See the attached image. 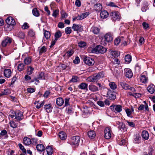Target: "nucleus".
I'll use <instances>...</instances> for the list:
<instances>
[{"instance_id":"f257e3e1","label":"nucleus","mask_w":155,"mask_h":155,"mask_svg":"<svg viewBox=\"0 0 155 155\" xmlns=\"http://www.w3.org/2000/svg\"><path fill=\"white\" fill-rule=\"evenodd\" d=\"M107 49L101 45H97L95 48H92L89 49V50H91L90 52L93 53H101L104 54L107 51Z\"/></svg>"},{"instance_id":"f03ea898","label":"nucleus","mask_w":155,"mask_h":155,"mask_svg":"<svg viewBox=\"0 0 155 155\" xmlns=\"http://www.w3.org/2000/svg\"><path fill=\"white\" fill-rule=\"evenodd\" d=\"M104 74L103 71H101L94 75L93 77H89L88 81L90 82H95L97 81L100 79L103 78Z\"/></svg>"},{"instance_id":"7ed1b4c3","label":"nucleus","mask_w":155,"mask_h":155,"mask_svg":"<svg viewBox=\"0 0 155 155\" xmlns=\"http://www.w3.org/2000/svg\"><path fill=\"white\" fill-rule=\"evenodd\" d=\"M110 17L112 20L114 21H118L121 18L119 13L116 11L111 12L110 14Z\"/></svg>"},{"instance_id":"20e7f679","label":"nucleus","mask_w":155,"mask_h":155,"mask_svg":"<svg viewBox=\"0 0 155 155\" xmlns=\"http://www.w3.org/2000/svg\"><path fill=\"white\" fill-rule=\"evenodd\" d=\"M12 38L10 37H7L2 41L0 46V48L1 49H2L6 47L12 43Z\"/></svg>"},{"instance_id":"39448f33","label":"nucleus","mask_w":155,"mask_h":155,"mask_svg":"<svg viewBox=\"0 0 155 155\" xmlns=\"http://www.w3.org/2000/svg\"><path fill=\"white\" fill-rule=\"evenodd\" d=\"M80 140V137L77 136H74L71 138V144L75 146H78Z\"/></svg>"},{"instance_id":"423d86ee","label":"nucleus","mask_w":155,"mask_h":155,"mask_svg":"<svg viewBox=\"0 0 155 155\" xmlns=\"http://www.w3.org/2000/svg\"><path fill=\"white\" fill-rule=\"evenodd\" d=\"M15 114V119L17 121H20L23 118V113L20 110H17L14 112V114Z\"/></svg>"},{"instance_id":"0eeeda50","label":"nucleus","mask_w":155,"mask_h":155,"mask_svg":"<svg viewBox=\"0 0 155 155\" xmlns=\"http://www.w3.org/2000/svg\"><path fill=\"white\" fill-rule=\"evenodd\" d=\"M83 60L85 64L89 66L92 65L94 63V59L90 57L85 56Z\"/></svg>"},{"instance_id":"6e6552de","label":"nucleus","mask_w":155,"mask_h":155,"mask_svg":"<svg viewBox=\"0 0 155 155\" xmlns=\"http://www.w3.org/2000/svg\"><path fill=\"white\" fill-rule=\"evenodd\" d=\"M6 22L8 25L7 27L10 26V25H15L16 23L14 19L11 16H9L5 20Z\"/></svg>"},{"instance_id":"1a4fd4ad","label":"nucleus","mask_w":155,"mask_h":155,"mask_svg":"<svg viewBox=\"0 0 155 155\" xmlns=\"http://www.w3.org/2000/svg\"><path fill=\"white\" fill-rule=\"evenodd\" d=\"M110 107L112 110L116 113H119L122 110V107L120 105L111 106Z\"/></svg>"},{"instance_id":"9d476101","label":"nucleus","mask_w":155,"mask_h":155,"mask_svg":"<svg viewBox=\"0 0 155 155\" xmlns=\"http://www.w3.org/2000/svg\"><path fill=\"white\" fill-rule=\"evenodd\" d=\"M104 137L107 139H110L111 137V130L109 127H107L104 130Z\"/></svg>"},{"instance_id":"9b49d317","label":"nucleus","mask_w":155,"mask_h":155,"mask_svg":"<svg viewBox=\"0 0 155 155\" xmlns=\"http://www.w3.org/2000/svg\"><path fill=\"white\" fill-rule=\"evenodd\" d=\"M107 96L110 100H114L116 98V94L114 91L109 90L107 92Z\"/></svg>"},{"instance_id":"f8f14e48","label":"nucleus","mask_w":155,"mask_h":155,"mask_svg":"<svg viewBox=\"0 0 155 155\" xmlns=\"http://www.w3.org/2000/svg\"><path fill=\"white\" fill-rule=\"evenodd\" d=\"M117 124L119 125L118 128L121 131L124 132L127 131V128L123 122L118 121Z\"/></svg>"},{"instance_id":"ddd939ff","label":"nucleus","mask_w":155,"mask_h":155,"mask_svg":"<svg viewBox=\"0 0 155 155\" xmlns=\"http://www.w3.org/2000/svg\"><path fill=\"white\" fill-rule=\"evenodd\" d=\"M124 71L125 73L126 76L128 78H131L133 75L131 70L129 68H125Z\"/></svg>"},{"instance_id":"4468645a","label":"nucleus","mask_w":155,"mask_h":155,"mask_svg":"<svg viewBox=\"0 0 155 155\" xmlns=\"http://www.w3.org/2000/svg\"><path fill=\"white\" fill-rule=\"evenodd\" d=\"M72 28L74 31L80 32L82 31L83 29L82 26L81 25H77L75 24H73Z\"/></svg>"},{"instance_id":"2eb2a0df","label":"nucleus","mask_w":155,"mask_h":155,"mask_svg":"<svg viewBox=\"0 0 155 155\" xmlns=\"http://www.w3.org/2000/svg\"><path fill=\"white\" fill-rule=\"evenodd\" d=\"M109 52L112 56V58H115L116 57L118 56L120 54V53L118 51H113L112 49L109 50Z\"/></svg>"},{"instance_id":"dca6fc26","label":"nucleus","mask_w":155,"mask_h":155,"mask_svg":"<svg viewBox=\"0 0 155 155\" xmlns=\"http://www.w3.org/2000/svg\"><path fill=\"white\" fill-rule=\"evenodd\" d=\"M104 37L105 40L107 42H109L113 40L112 35L110 33H107Z\"/></svg>"},{"instance_id":"f3484780","label":"nucleus","mask_w":155,"mask_h":155,"mask_svg":"<svg viewBox=\"0 0 155 155\" xmlns=\"http://www.w3.org/2000/svg\"><path fill=\"white\" fill-rule=\"evenodd\" d=\"M58 136L60 139L63 140H65L67 137L66 134L64 131L60 132Z\"/></svg>"},{"instance_id":"a211bd4d","label":"nucleus","mask_w":155,"mask_h":155,"mask_svg":"<svg viewBox=\"0 0 155 155\" xmlns=\"http://www.w3.org/2000/svg\"><path fill=\"white\" fill-rule=\"evenodd\" d=\"M88 88L89 90L92 92H96L98 91V87L92 84L89 85Z\"/></svg>"},{"instance_id":"6ab92c4d","label":"nucleus","mask_w":155,"mask_h":155,"mask_svg":"<svg viewBox=\"0 0 155 155\" xmlns=\"http://www.w3.org/2000/svg\"><path fill=\"white\" fill-rule=\"evenodd\" d=\"M141 137L138 134H136L134 136L133 142L135 143H139L141 142Z\"/></svg>"},{"instance_id":"aec40b11","label":"nucleus","mask_w":155,"mask_h":155,"mask_svg":"<svg viewBox=\"0 0 155 155\" xmlns=\"http://www.w3.org/2000/svg\"><path fill=\"white\" fill-rule=\"evenodd\" d=\"M4 74L5 77L9 78L11 75V71L10 69H5L4 71Z\"/></svg>"},{"instance_id":"412c9836","label":"nucleus","mask_w":155,"mask_h":155,"mask_svg":"<svg viewBox=\"0 0 155 155\" xmlns=\"http://www.w3.org/2000/svg\"><path fill=\"white\" fill-rule=\"evenodd\" d=\"M56 104L58 106H61L64 103V99L61 97H58L56 99Z\"/></svg>"},{"instance_id":"4be33fe9","label":"nucleus","mask_w":155,"mask_h":155,"mask_svg":"<svg viewBox=\"0 0 155 155\" xmlns=\"http://www.w3.org/2000/svg\"><path fill=\"white\" fill-rule=\"evenodd\" d=\"M108 13L105 10L102 11L100 13V16L102 18H106L108 17Z\"/></svg>"},{"instance_id":"5701e85b","label":"nucleus","mask_w":155,"mask_h":155,"mask_svg":"<svg viewBox=\"0 0 155 155\" xmlns=\"http://www.w3.org/2000/svg\"><path fill=\"white\" fill-rule=\"evenodd\" d=\"M155 86L153 84L149 85L147 88L148 92L151 94H153L155 91Z\"/></svg>"},{"instance_id":"b1692460","label":"nucleus","mask_w":155,"mask_h":155,"mask_svg":"<svg viewBox=\"0 0 155 155\" xmlns=\"http://www.w3.org/2000/svg\"><path fill=\"white\" fill-rule=\"evenodd\" d=\"M141 136L142 138L145 140H147L149 137V134L148 132L146 130L142 131Z\"/></svg>"},{"instance_id":"393cba45","label":"nucleus","mask_w":155,"mask_h":155,"mask_svg":"<svg viewBox=\"0 0 155 155\" xmlns=\"http://www.w3.org/2000/svg\"><path fill=\"white\" fill-rule=\"evenodd\" d=\"M31 143V139L27 137H25L23 139V143L26 145H29Z\"/></svg>"},{"instance_id":"a878e982","label":"nucleus","mask_w":155,"mask_h":155,"mask_svg":"<svg viewBox=\"0 0 155 155\" xmlns=\"http://www.w3.org/2000/svg\"><path fill=\"white\" fill-rule=\"evenodd\" d=\"M87 84L84 83H82L78 85V87L80 89L85 90L87 89Z\"/></svg>"},{"instance_id":"bb28decb","label":"nucleus","mask_w":155,"mask_h":155,"mask_svg":"<svg viewBox=\"0 0 155 155\" xmlns=\"http://www.w3.org/2000/svg\"><path fill=\"white\" fill-rule=\"evenodd\" d=\"M44 108L48 113L51 112L52 109L51 105L50 104H45L44 106Z\"/></svg>"},{"instance_id":"cd10ccee","label":"nucleus","mask_w":155,"mask_h":155,"mask_svg":"<svg viewBox=\"0 0 155 155\" xmlns=\"http://www.w3.org/2000/svg\"><path fill=\"white\" fill-rule=\"evenodd\" d=\"M47 154L48 155H51L53 152V150L50 146H48L46 148Z\"/></svg>"},{"instance_id":"c85d7f7f","label":"nucleus","mask_w":155,"mask_h":155,"mask_svg":"<svg viewBox=\"0 0 155 155\" xmlns=\"http://www.w3.org/2000/svg\"><path fill=\"white\" fill-rule=\"evenodd\" d=\"M144 108L147 111H148L149 110L148 105L146 104L145 106L143 104H141L138 108V110H143Z\"/></svg>"},{"instance_id":"c756f323","label":"nucleus","mask_w":155,"mask_h":155,"mask_svg":"<svg viewBox=\"0 0 155 155\" xmlns=\"http://www.w3.org/2000/svg\"><path fill=\"white\" fill-rule=\"evenodd\" d=\"M37 150L39 151H42L45 149V147L42 144H38L36 146Z\"/></svg>"},{"instance_id":"7c9ffc66","label":"nucleus","mask_w":155,"mask_h":155,"mask_svg":"<svg viewBox=\"0 0 155 155\" xmlns=\"http://www.w3.org/2000/svg\"><path fill=\"white\" fill-rule=\"evenodd\" d=\"M95 10L97 11H99L101 10L102 7L101 5L100 4H96L94 6Z\"/></svg>"},{"instance_id":"2f4dec72","label":"nucleus","mask_w":155,"mask_h":155,"mask_svg":"<svg viewBox=\"0 0 155 155\" xmlns=\"http://www.w3.org/2000/svg\"><path fill=\"white\" fill-rule=\"evenodd\" d=\"M88 135L89 137L94 138L96 136V134L94 131L91 130L88 132Z\"/></svg>"},{"instance_id":"473e14b6","label":"nucleus","mask_w":155,"mask_h":155,"mask_svg":"<svg viewBox=\"0 0 155 155\" xmlns=\"http://www.w3.org/2000/svg\"><path fill=\"white\" fill-rule=\"evenodd\" d=\"M32 13L33 15L35 16L38 17L39 16V12L36 8H34L32 9Z\"/></svg>"},{"instance_id":"72a5a7b5","label":"nucleus","mask_w":155,"mask_h":155,"mask_svg":"<svg viewBox=\"0 0 155 155\" xmlns=\"http://www.w3.org/2000/svg\"><path fill=\"white\" fill-rule=\"evenodd\" d=\"M34 70V68L31 66L28 67L27 70V74H28L31 75L32 74Z\"/></svg>"},{"instance_id":"f704fd0d","label":"nucleus","mask_w":155,"mask_h":155,"mask_svg":"<svg viewBox=\"0 0 155 155\" xmlns=\"http://www.w3.org/2000/svg\"><path fill=\"white\" fill-rule=\"evenodd\" d=\"M11 93L10 91L8 89H6L0 93V96L2 95H7Z\"/></svg>"},{"instance_id":"c9c22d12","label":"nucleus","mask_w":155,"mask_h":155,"mask_svg":"<svg viewBox=\"0 0 155 155\" xmlns=\"http://www.w3.org/2000/svg\"><path fill=\"white\" fill-rule=\"evenodd\" d=\"M91 30L95 34H98L100 31V29L95 27H92L91 28Z\"/></svg>"},{"instance_id":"e433bc0d","label":"nucleus","mask_w":155,"mask_h":155,"mask_svg":"<svg viewBox=\"0 0 155 155\" xmlns=\"http://www.w3.org/2000/svg\"><path fill=\"white\" fill-rule=\"evenodd\" d=\"M147 78L145 75H142L141 76L140 78V81L142 83H145L147 82Z\"/></svg>"},{"instance_id":"4c0bfd02","label":"nucleus","mask_w":155,"mask_h":155,"mask_svg":"<svg viewBox=\"0 0 155 155\" xmlns=\"http://www.w3.org/2000/svg\"><path fill=\"white\" fill-rule=\"evenodd\" d=\"M120 85L125 90H127L129 89V86L128 84L124 82H121L120 83Z\"/></svg>"},{"instance_id":"58836bf2","label":"nucleus","mask_w":155,"mask_h":155,"mask_svg":"<svg viewBox=\"0 0 155 155\" xmlns=\"http://www.w3.org/2000/svg\"><path fill=\"white\" fill-rule=\"evenodd\" d=\"M62 35V34L60 31H58L55 34V39L58 40V38H60Z\"/></svg>"},{"instance_id":"ea45409f","label":"nucleus","mask_w":155,"mask_h":155,"mask_svg":"<svg viewBox=\"0 0 155 155\" xmlns=\"http://www.w3.org/2000/svg\"><path fill=\"white\" fill-rule=\"evenodd\" d=\"M17 36L21 39H24L25 37V35L24 32L21 31L17 34Z\"/></svg>"},{"instance_id":"a19ab883","label":"nucleus","mask_w":155,"mask_h":155,"mask_svg":"<svg viewBox=\"0 0 155 155\" xmlns=\"http://www.w3.org/2000/svg\"><path fill=\"white\" fill-rule=\"evenodd\" d=\"M31 61V58L29 57H26L24 60L25 64L26 65L30 64Z\"/></svg>"},{"instance_id":"79ce46f5","label":"nucleus","mask_w":155,"mask_h":155,"mask_svg":"<svg viewBox=\"0 0 155 155\" xmlns=\"http://www.w3.org/2000/svg\"><path fill=\"white\" fill-rule=\"evenodd\" d=\"M24 64L23 63H20L18 66V69L19 71H21L24 70Z\"/></svg>"},{"instance_id":"37998d69","label":"nucleus","mask_w":155,"mask_h":155,"mask_svg":"<svg viewBox=\"0 0 155 155\" xmlns=\"http://www.w3.org/2000/svg\"><path fill=\"white\" fill-rule=\"evenodd\" d=\"M125 61L128 63H130L131 61V57L129 54L126 55L125 58Z\"/></svg>"},{"instance_id":"c03bdc74","label":"nucleus","mask_w":155,"mask_h":155,"mask_svg":"<svg viewBox=\"0 0 155 155\" xmlns=\"http://www.w3.org/2000/svg\"><path fill=\"white\" fill-rule=\"evenodd\" d=\"M44 36L47 39H49L51 36L50 32L48 31L44 30Z\"/></svg>"},{"instance_id":"a18cd8bd","label":"nucleus","mask_w":155,"mask_h":155,"mask_svg":"<svg viewBox=\"0 0 155 155\" xmlns=\"http://www.w3.org/2000/svg\"><path fill=\"white\" fill-rule=\"evenodd\" d=\"M38 78L39 79L44 80L45 79L44 73L43 72L40 73L38 76Z\"/></svg>"},{"instance_id":"49530a36","label":"nucleus","mask_w":155,"mask_h":155,"mask_svg":"<svg viewBox=\"0 0 155 155\" xmlns=\"http://www.w3.org/2000/svg\"><path fill=\"white\" fill-rule=\"evenodd\" d=\"M109 85L110 87L112 89H116L117 87V85L114 82H111L109 84Z\"/></svg>"},{"instance_id":"de8ad7c7","label":"nucleus","mask_w":155,"mask_h":155,"mask_svg":"<svg viewBox=\"0 0 155 155\" xmlns=\"http://www.w3.org/2000/svg\"><path fill=\"white\" fill-rule=\"evenodd\" d=\"M35 35V33L33 30L31 29L28 32V35L31 37H34Z\"/></svg>"},{"instance_id":"09e8293b","label":"nucleus","mask_w":155,"mask_h":155,"mask_svg":"<svg viewBox=\"0 0 155 155\" xmlns=\"http://www.w3.org/2000/svg\"><path fill=\"white\" fill-rule=\"evenodd\" d=\"M10 126L13 128H16L17 127V124L13 121H11L10 122Z\"/></svg>"},{"instance_id":"8fccbe9b","label":"nucleus","mask_w":155,"mask_h":155,"mask_svg":"<svg viewBox=\"0 0 155 155\" xmlns=\"http://www.w3.org/2000/svg\"><path fill=\"white\" fill-rule=\"evenodd\" d=\"M46 51V48L44 46H43L39 50V53L41 54L45 52Z\"/></svg>"},{"instance_id":"3c124183","label":"nucleus","mask_w":155,"mask_h":155,"mask_svg":"<svg viewBox=\"0 0 155 155\" xmlns=\"http://www.w3.org/2000/svg\"><path fill=\"white\" fill-rule=\"evenodd\" d=\"M74 53V51L71 49L69 51H68L66 53L68 57H69L71 56Z\"/></svg>"},{"instance_id":"603ef678","label":"nucleus","mask_w":155,"mask_h":155,"mask_svg":"<svg viewBox=\"0 0 155 155\" xmlns=\"http://www.w3.org/2000/svg\"><path fill=\"white\" fill-rule=\"evenodd\" d=\"M18 146L20 149L22 151V152L24 153H26V150L25 148L24 147L21 143H19Z\"/></svg>"},{"instance_id":"864d4df0","label":"nucleus","mask_w":155,"mask_h":155,"mask_svg":"<svg viewBox=\"0 0 155 155\" xmlns=\"http://www.w3.org/2000/svg\"><path fill=\"white\" fill-rule=\"evenodd\" d=\"M7 132L5 130H3L1 131L0 133V135L2 136H5V138H7L8 136L7 135Z\"/></svg>"},{"instance_id":"5fc2aeb1","label":"nucleus","mask_w":155,"mask_h":155,"mask_svg":"<svg viewBox=\"0 0 155 155\" xmlns=\"http://www.w3.org/2000/svg\"><path fill=\"white\" fill-rule=\"evenodd\" d=\"M70 98H66L65 99L64 107H68L70 105L69 101Z\"/></svg>"},{"instance_id":"6e6d98bb","label":"nucleus","mask_w":155,"mask_h":155,"mask_svg":"<svg viewBox=\"0 0 155 155\" xmlns=\"http://www.w3.org/2000/svg\"><path fill=\"white\" fill-rule=\"evenodd\" d=\"M29 27L28 24L26 22L24 23L21 26V28L24 30L28 29Z\"/></svg>"},{"instance_id":"4d7b16f0","label":"nucleus","mask_w":155,"mask_h":155,"mask_svg":"<svg viewBox=\"0 0 155 155\" xmlns=\"http://www.w3.org/2000/svg\"><path fill=\"white\" fill-rule=\"evenodd\" d=\"M71 28L69 27H67L65 29V32L67 34H69L71 33Z\"/></svg>"},{"instance_id":"13d9d810","label":"nucleus","mask_w":155,"mask_h":155,"mask_svg":"<svg viewBox=\"0 0 155 155\" xmlns=\"http://www.w3.org/2000/svg\"><path fill=\"white\" fill-rule=\"evenodd\" d=\"M78 45L81 48H83L86 46V44L85 42L81 41L78 43Z\"/></svg>"},{"instance_id":"bf43d9fd","label":"nucleus","mask_w":155,"mask_h":155,"mask_svg":"<svg viewBox=\"0 0 155 155\" xmlns=\"http://www.w3.org/2000/svg\"><path fill=\"white\" fill-rule=\"evenodd\" d=\"M59 10H55L54 11L52 14V15L54 17H56L57 15L59 14Z\"/></svg>"},{"instance_id":"052dcab7","label":"nucleus","mask_w":155,"mask_h":155,"mask_svg":"<svg viewBox=\"0 0 155 155\" xmlns=\"http://www.w3.org/2000/svg\"><path fill=\"white\" fill-rule=\"evenodd\" d=\"M66 111L67 113L68 114H71V113L72 111V107L70 106H69L68 107H67L66 108Z\"/></svg>"},{"instance_id":"680f3d73","label":"nucleus","mask_w":155,"mask_h":155,"mask_svg":"<svg viewBox=\"0 0 155 155\" xmlns=\"http://www.w3.org/2000/svg\"><path fill=\"white\" fill-rule=\"evenodd\" d=\"M107 5L112 7H118V6L115 3L113 2H109V3L107 4Z\"/></svg>"},{"instance_id":"e2e57ef3","label":"nucleus","mask_w":155,"mask_h":155,"mask_svg":"<svg viewBox=\"0 0 155 155\" xmlns=\"http://www.w3.org/2000/svg\"><path fill=\"white\" fill-rule=\"evenodd\" d=\"M126 121L127 122L129 126L134 127L135 126V124L133 122H130L128 120H126Z\"/></svg>"},{"instance_id":"0e129e2a","label":"nucleus","mask_w":155,"mask_h":155,"mask_svg":"<svg viewBox=\"0 0 155 155\" xmlns=\"http://www.w3.org/2000/svg\"><path fill=\"white\" fill-rule=\"evenodd\" d=\"M120 41V39L119 38H117L115 39L114 41V44L116 45H118Z\"/></svg>"},{"instance_id":"69168bd1","label":"nucleus","mask_w":155,"mask_h":155,"mask_svg":"<svg viewBox=\"0 0 155 155\" xmlns=\"http://www.w3.org/2000/svg\"><path fill=\"white\" fill-rule=\"evenodd\" d=\"M80 60L78 57L75 58V59L73 61V62L74 64H78L80 62Z\"/></svg>"},{"instance_id":"338daca9","label":"nucleus","mask_w":155,"mask_h":155,"mask_svg":"<svg viewBox=\"0 0 155 155\" xmlns=\"http://www.w3.org/2000/svg\"><path fill=\"white\" fill-rule=\"evenodd\" d=\"M97 104L101 107L104 106V104L103 102L101 101H98L97 102Z\"/></svg>"},{"instance_id":"774afa93","label":"nucleus","mask_w":155,"mask_h":155,"mask_svg":"<svg viewBox=\"0 0 155 155\" xmlns=\"http://www.w3.org/2000/svg\"><path fill=\"white\" fill-rule=\"evenodd\" d=\"M61 12L62 17L66 18L67 17L68 15H67L66 13L64 11L62 10L61 11Z\"/></svg>"}]
</instances>
